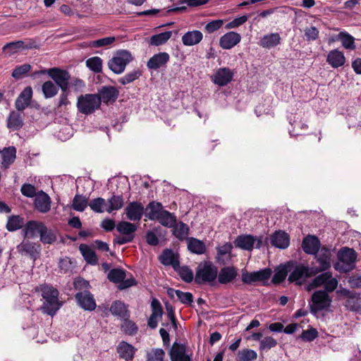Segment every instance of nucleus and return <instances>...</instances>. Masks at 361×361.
<instances>
[{"label": "nucleus", "mask_w": 361, "mask_h": 361, "mask_svg": "<svg viewBox=\"0 0 361 361\" xmlns=\"http://www.w3.org/2000/svg\"><path fill=\"white\" fill-rule=\"evenodd\" d=\"M116 41L115 37H107L97 40L91 41L89 46L92 47H109Z\"/></svg>", "instance_id": "obj_56"}, {"label": "nucleus", "mask_w": 361, "mask_h": 361, "mask_svg": "<svg viewBox=\"0 0 361 361\" xmlns=\"http://www.w3.org/2000/svg\"><path fill=\"white\" fill-rule=\"evenodd\" d=\"M250 338L259 342V350L262 353L267 352L270 349L275 348L278 344L277 341L274 337L270 336L262 337L261 332L253 333L250 336Z\"/></svg>", "instance_id": "obj_14"}, {"label": "nucleus", "mask_w": 361, "mask_h": 361, "mask_svg": "<svg viewBox=\"0 0 361 361\" xmlns=\"http://www.w3.org/2000/svg\"><path fill=\"white\" fill-rule=\"evenodd\" d=\"M48 74L60 87L63 92H66L68 86V80L70 79L69 73L66 71L61 70L57 68H53L48 70H43L41 71L35 72L33 74V77L38 74Z\"/></svg>", "instance_id": "obj_9"}, {"label": "nucleus", "mask_w": 361, "mask_h": 361, "mask_svg": "<svg viewBox=\"0 0 361 361\" xmlns=\"http://www.w3.org/2000/svg\"><path fill=\"white\" fill-rule=\"evenodd\" d=\"M257 358V353L254 350L244 348L238 350L236 361H255Z\"/></svg>", "instance_id": "obj_44"}, {"label": "nucleus", "mask_w": 361, "mask_h": 361, "mask_svg": "<svg viewBox=\"0 0 361 361\" xmlns=\"http://www.w3.org/2000/svg\"><path fill=\"white\" fill-rule=\"evenodd\" d=\"M23 121L21 116L16 111H11L7 119V126L12 130H18L23 126Z\"/></svg>", "instance_id": "obj_42"}, {"label": "nucleus", "mask_w": 361, "mask_h": 361, "mask_svg": "<svg viewBox=\"0 0 361 361\" xmlns=\"http://www.w3.org/2000/svg\"><path fill=\"white\" fill-rule=\"evenodd\" d=\"M35 46L32 42L26 43L24 41H16L7 43L3 47V50L8 55H13L23 50L30 49Z\"/></svg>", "instance_id": "obj_22"}, {"label": "nucleus", "mask_w": 361, "mask_h": 361, "mask_svg": "<svg viewBox=\"0 0 361 361\" xmlns=\"http://www.w3.org/2000/svg\"><path fill=\"white\" fill-rule=\"evenodd\" d=\"M124 204L123 198L121 195H112L106 201V212L111 213L114 211L119 210Z\"/></svg>", "instance_id": "obj_39"}, {"label": "nucleus", "mask_w": 361, "mask_h": 361, "mask_svg": "<svg viewBox=\"0 0 361 361\" xmlns=\"http://www.w3.org/2000/svg\"><path fill=\"white\" fill-rule=\"evenodd\" d=\"M17 250L22 255L30 256L35 260L40 252V245L29 240H23L17 246Z\"/></svg>", "instance_id": "obj_15"}, {"label": "nucleus", "mask_w": 361, "mask_h": 361, "mask_svg": "<svg viewBox=\"0 0 361 361\" xmlns=\"http://www.w3.org/2000/svg\"><path fill=\"white\" fill-rule=\"evenodd\" d=\"M141 75V73L138 70H134L128 73L123 77L119 78L118 82L125 85L137 80Z\"/></svg>", "instance_id": "obj_58"}, {"label": "nucleus", "mask_w": 361, "mask_h": 361, "mask_svg": "<svg viewBox=\"0 0 361 361\" xmlns=\"http://www.w3.org/2000/svg\"><path fill=\"white\" fill-rule=\"evenodd\" d=\"M235 247L245 250H252L255 247L259 248L262 245V239L251 235H240L234 240Z\"/></svg>", "instance_id": "obj_10"}, {"label": "nucleus", "mask_w": 361, "mask_h": 361, "mask_svg": "<svg viewBox=\"0 0 361 361\" xmlns=\"http://www.w3.org/2000/svg\"><path fill=\"white\" fill-rule=\"evenodd\" d=\"M288 267L287 265H281L275 269V273L272 279L274 283H280L288 275Z\"/></svg>", "instance_id": "obj_50"}, {"label": "nucleus", "mask_w": 361, "mask_h": 361, "mask_svg": "<svg viewBox=\"0 0 361 361\" xmlns=\"http://www.w3.org/2000/svg\"><path fill=\"white\" fill-rule=\"evenodd\" d=\"M125 210L128 219L139 221L143 215L144 207L140 202H133L128 204Z\"/></svg>", "instance_id": "obj_21"}, {"label": "nucleus", "mask_w": 361, "mask_h": 361, "mask_svg": "<svg viewBox=\"0 0 361 361\" xmlns=\"http://www.w3.org/2000/svg\"><path fill=\"white\" fill-rule=\"evenodd\" d=\"M22 194L27 197H36V188L34 185L28 183H25L20 188Z\"/></svg>", "instance_id": "obj_64"}, {"label": "nucleus", "mask_w": 361, "mask_h": 361, "mask_svg": "<svg viewBox=\"0 0 361 361\" xmlns=\"http://www.w3.org/2000/svg\"><path fill=\"white\" fill-rule=\"evenodd\" d=\"M188 249L192 253L202 255L206 252V245L204 243L195 238L187 239Z\"/></svg>", "instance_id": "obj_35"}, {"label": "nucleus", "mask_w": 361, "mask_h": 361, "mask_svg": "<svg viewBox=\"0 0 361 361\" xmlns=\"http://www.w3.org/2000/svg\"><path fill=\"white\" fill-rule=\"evenodd\" d=\"M90 209L96 213H103L106 212V201L102 197H97L92 200L89 202Z\"/></svg>", "instance_id": "obj_46"}, {"label": "nucleus", "mask_w": 361, "mask_h": 361, "mask_svg": "<svg viewBox=\"0 0 361 361\" xmlns=\"http://www.w3.org/2000/svg\"><path fill=\"white\" fill-rule=\"evenodd\" d=\"M336 39L340 40L342 46L346 49L354 50L356 47L354 37L347 32H341Z\"/></svg>", "instance_id": "obj_40"}, {"label": "nucleus", "mask_w": 361, "mask_h": 361, "mask_svg": "<svg viewBox=\"0 0 361 361\" xmlns=\"http://www.w3.org/2000/svg\"><path fill=\"white\" fill-rule=\"evenodd\" d=\"M31 70V66L28 63L16 67L12 73V76L16 79L22 78L24 75L28 73Z\"/></svg>", "instance_id": "obj_59"}, {"label": "nucleus", "mask_w": 361, "mask_h": 361, "mask_svg": "<svg viewBox=\"0 0 361 361\" xmlns=\"http://www.w3.org/2000/svg\"><path fill=\"white\" fill-rule=\"evenodd\" d=\"M111 314L121 318H128V307L121 300L114 301L110 307Z\"/></svg>", "instance_id": "obj_36"}, {"label": "nucleus", "mask_w": 361, "mask_h": 361, "mask_svg": "<svg viewBox=\"0 0 361 361\" xmlns=\"http://www.w3.org/2000/svg\"><path fill=\"white\" fill-rule=\"evenodd\" d=\"M331 252L322 248L316 255V262L319 266L312 267V274L316 275L319 272L327 270L331 267Z\"/></svg>", "instance_id": "obj_11"}, {"label": "nucleus", "mask_w": 361, "mask_h": 361, "mask_svg": "<svg viewBox=\"0 0 361 361\" xmlns=\"http://www.w3.org/2000/svg\"><path fill=\"white\" fill-rule=\"evenodd\" d=\"M126 277V272L121 269H111L108 274V279L114 283H119Z\"/></svg>", "instance_id": "obj_57"}, {"label": "nucleus", "mask_w": 361, "mask_h": 361, "mask_svg": "<svg viewBox=\"0 0 361 361\" xmlns=\"http://www.w3.org/2000/svg\"><path fill=\"white\" fill-rule=\"evenodd\" d=\"M271 244L276 247L285 249L290 244L289 236L283 231H276L271 237Z\"/></svg>", "instance_id": "obj_31"}, {"label": "nucleus", "mask_w": 361, "mask_h": 361, "mask_svg": "<svg viewBox=\"0 0 361 361\" xmlns=\"http://www.w3.org/2000/svg\"><path fill=\"white\" fill-rule=\"evenodd\" d=\"M338 280L329 271L317 276L307 286V290L324 286V290L333 292L338 286Z\"/></svg>", "instance_id": "obj_7"}, {"label": "nucleus", "mask_w": 361, "mask_h": 361, "mask_svg": "<svg viewBox=\"0 0 361 361\" xmlns=\"http://www.w3.org/2000/svg\"><path fill=\"white\" fill-rule=\"evenodd\" d=\"M160 262L164 265H171L174 269L179 266V261L175 253L171 250H166L159 257Z\"/></svg>", "instance_id": "obj_37"}, {"label": "nucleus", "mask_w": 361, "mask_h": 361, "mask_svg": "<svg viewBox=\"0 0 361 361\" xmlns=\"http://www.w3.org/2000/svg\"><path fill=\"white\" fill-rule=\"evenodd\" d=\"M224 22V20L221 19L212 20L206 24L204 26V30L207 33H212L217 31L222 27Z\"/></svg>", "instance_id": "obj_60"}, {"label": "nucleus", "mask_w": 361, "mask_h": 361, "mask_svg": "<svg viewBox=\"0 0 361 361\" xmlns=\"http://www.w3.org/2000/svg\"><path fill=\"white\" fill-rule=\"evenodd\" d=\"M23 225V219L18 216H13L8 219L6 228L9 231H14L20 228Z\"/></svg>", "instance_id": "obj_55"}, {"label": "nucleus", "mask_w": 361, "mask_h": 361, "mask_svg": "<svg viewBox=\"0 0 361 361\" xmlns=\"http://www.w3.org/2000/svg\"><path fill=\"white\" fill-rule=\"evenodd\" d=\"M164 351L161 348H152L147 353V361H163Z\"/></svg>", "instance_id": "obj_54"}, {"label": "nucleus", "mask_w": 361, "mask_h": 361, "mask_svg": "<svg viewBox=\"0 0 361 361\" xmlns=\"http://www.w3.org/2000/svg\"><path fill=\"white\" fill-rule=\"evenodd\" d=\"M233 245L231 243H226L216 247L217 254L216 259L218 262L225 264L231 259Z\"/></svg>", "instance_id": "obj_28"}, {"label": "nucleus", "mask_w": 361, "mask_h": 361, "mask_svg": "<svg viewBox=\"0 0 361 361\" xmlns=\"http://www.w3.org/2000/svg\"><path fill=\"white\" fill-rule=\"evenodd\" d=\"M241 40L240 34L235 32H228L219 39V46L224 49H230L238 44Z\"/></svg>", "instance_id": "obj_19"}, {"label": "nucleus", "mask_w": 361, "mask_h": 361, "mask_svg": "<svg viewBox=\"0 0 361 361\" xmlns=\"http://www.w3.org/2000/svg\"><path fill=\"white\" fill-rule=\"evenodd\" d=\"M172 35L171 31H166L157 35H152L149 44L153 46H159L165 44Z\"/></svg>", "instance_id": "obj_45"}, {"label": "nucleus", "mask_w": 361, "mask_h": 361, "mask_svg": "<svg viewBox=\"0 0 361 361\" xmlns=\"http://www.w3.org/2000/svg\"><path fill=\"white\" fill-rule=\"evenodd\" d=\"M89 205L87 198L81 195H75L72 202V207L78 212H83Z\"/></svg>", "instance_id": "obj_47"}, {"label": "nucleus", "mask_w": 361, "mask_h": 361, "mask_svg": "<svg viewBox=\"0 0 361 361\" xmlns=\"http://www.w3.org/2000/svg\"><path fill=\"white\" fill-rule=\"evenodd\" d=\"M218 274V269L210 262H203L198 264L195 281L197 283H211L215 281Z\"/></svg>", "instance_id": "obj_3"}, {"label": "nucleus", "mask_w": 361, "mask_h": 361, "mask_svg": "<svg viewBox=\"0 0 361 361\" xmlns=\"http://www.w3.org/2000/svg\"><path fill=\"white\" fill-rule=\"evenodd\" d=\"M126 319L125 320L122 325V329L123 331L128 335L135 334L137 331V327L136 324L133 322L128 320V318Z\"/></svg>", "instance_id": "obj_62"}, {"label": "nucleus", "mask_w": 361, "mask_h": 361, "mask_svg": "<svg viewBox=\"0 0 361 361\" xmlns=\"http://www.w3.org/2000/svg\"><path fill=\"white\" fill-rule=\"evenodd\" d=\"M155 220H157L161 225L166 227H173L176 222V217L166 210H164Z\"/></svg>", "instance_id": "obj_43"}, {"label": "nucleus", "mask_w": 361, "mask_h": 361, "mask_svg": "<svg viewBox=\"0 0 361 361\" xmlns=\"http://www.w3.org/2000/svg\"><path fill=\"white\" fill-rule=\"evenodd\" d=\"M42 230L43 231L39 233L40 240L42 243L44 244H51L56 241V236L51 230L48 229L45 225L44 229Z\"/></svg>", "instance_id": "obj_52"}, {"label": "nucleus", "mask_w": 361, "mask_h": 361, "mask_svg": "<svg viewBox=\"0 0 361 361\" xmlns=\"http://www.w3.org/2000/svg\"><path fill=\"white\" fill-rule=\"evenodd\" d=\"M42 92L45 98H51L58 92L57 87L51 82H45L42 87Z\"/></svg>", "instance_id": "obj_53"}, {"label": "nucleus", "mask_w": 361, "mask_h": 361, "mask_svg": "<svg viewBox=\"0 0 361 361\" xmlns=\"http://www.w3.org/2000/svg\"><path fill=\"white\" fill-rule=\"evenodd\" d=\"M147 211V217L150 220H155L157 216L164 211V209L161 203L152 202L148 204Z\"/></svg>", "instance_id": "obj_41"}, {"label": "nucleus", "mask_w": 361, "mask_h": 361, "mask_svg": "<svg viewBox=\"0 0 361 361\" xmlns=\"http://www.w3.org/2000/svg\"><path fill=\"white\" fill-rule=\"evenodd\" d=\"M36 291L42 294L44 302L41 307L42 312L53 316L61 307L59 300V291L52 286L42 284L36 288Z\"/></svg>", "instance_id": "obj_1"}, {"label": "nucleus", "mask_w": 361, "mask_h": 361, "mask_svg": "<svg viewBox=\"0 0 361 361\" xmlns=\"http://www.w3.org/2000/svg\"><path fill=\"white\" fill-rule=\"evenodd\" d=\"M173 226V234L179 240L186 238L188 234L189 228L183 222H179L178 224L176 223Z\"/></svg>", "instance_id": "obj_51"}, {"label": "nucleus", "mask_w": 361, "mask_h": 361, "mask_svg": "<svg viewBox=\"0 0 361 361\" xmlns=\"http://www.w3.org/2000/svg\"><path fill=\"white\" fill-rule=\"evenodd\" d=\"M319 246L318 238L314 235H309L302 241V249L307 254H316L319 250Z\"/></svg>", "instance_id": "obj_32"}, {"label": "nucleus", "mask_w": 361, "mask_h": 361, "mask_svg": "<svg viewBox=\"0 0 361 361\" xmlns=\"http://www.w3.org/2000/svg\"><path fill=\"white\" fill-rule=\"evenodd\" d=\"M203 39L200 30L188 31L182 36V42L185 46H194L199 44Z\"/></svg>", "instance_id": "obj_33"}, {"label": "nucleus", "mask_w": 361, "mask_h": 361, "mask_svg": "<svg viewBox=\"0 0 361 361\" xmlns=\"http://www.w3.org/2000/svg\"><path fill=\"white\" fill-rule=\"evenodd\" d=\"M79 250L85 261L90 264H96L98 262L97 257L94 251L85 244H81Z\"/></svg>", "instance_id": "obj_38"}, {"label": "nucleus", "mask_w": 361, "mask_h": 361, "mask_svg": "<svg viewBox=\"0 0 361 361\" xmlns=\"http://www.w3.org/2000/svg\"><path fill=\"white\" fill-rule=\"evenodd\" d=\"M170 56L166 52H160L154 54L147 61V66L151 70H157L164 66L169 61Z\"/></svg>", "instance_id": "obj_24"}, {"label": "nucleus", "mask_w": 361, "mask_h": 361, "mask_svg": "<svg viewBox=\"0 0 361 361\" xmlns=\"http://www.w3.org/2000/svg\"><path fill=\"white\" fill-rule=\"evenodd\" d=\"M328 291L319 290L314 292L312 295V303L310 305L311 312L317 313L327 310L331 304V298Z\"/></svg>", "instance_id": "obj_8"}, {"label": "nucleus", "mask_w": 361, "mask_h": 361, "mask_svg": "<svg viewBox=\"0 0 361 361\" xmlns=\"http://www.w3.org/2000/svg\"><path fill=\"white\" fill-rule=\"evenodd\" d=\"M44 229V224L37 221H30L24 226L23 231L25 238H34L39 235L41 231Z\"/></svg>", "instance_id": "obj_29"}, {"label": "nucleus", "mask_w": 361, "mask_h": 361, "mask_svg": "<svg viewBox=\"0 0 361 361\" xmlns=\"http://www.w3.org/2000/svg\"><path fill=\"white\" fill-rule=\"evenodd\" d=\"M116 228L121 234L114 238L116 244L123 245L133 240L137 231V226L134 224L122 221L118 223Z\"/></svg>", "instance_id": "obj_6"}, {"label": "nucleus", "mask_w": 361, "mask_h": 361, "mask_svg": "<svg viewBox=\"0 0 361 361\" xmlns=\"http://www.w3.org/2000/svg\"><path fill=\"white\" fill-rule=\"evenodd\" d=\"M32 97V89L31 87H26L19 94L15 102V106L18 111H23L30 104Z\"/></svg>", "instance_id": "obj_20"}, {"label": "nucleus", "mask_w": 361, "mask_h": 361, "mask_svg": "<svg viewBox=\"0 0 361 361\" xmlns=\"http://www.w3.org/2000/svg\"><path fill=\"white\" fill-rule=\"evenodd\" d=\"M35 207L42 213H47L51 209V199L43 191L38 192L35 198Z\"/></svg>", "instance_id": "obj_25"}, {"label": "nucleus", "mask_w": 361, "mask_h": 361, "mask_svg": "<svg viewBox=\"0 0 361 361\" xmlns=\"http://www.w3.org/2000/svg\"><path fill=\"white\" fill-rule=\"evenodd\" d=\"M281 38L278 32L264 35L259 40V45L264 49H270L281 44Z\"/></svg>", "instance_id": "obj_27"}, {"label": "nucleus", "mask_w": 361, "mask_h": 361, "mask_svg": "<svg viewBox=\"0 0 361 361\" xmlns=\"http://www.w3.org/2000/svg\"><path fill=\"white\" fill-rule=\"evenodd\" d=\"M16 157V149L14 147H4L0 150V168L8 169Z\"/></svg>", "instance_id": "obj_17"}, {"label": "nucleus", "mask_w": 361, "mask_h": 361, "mask_svg": "<svg viewBox=\"0 0 361 361\" xmlns=\"http://www.w3.org/2000/svg\"><path fill=\"white\" fill-rule=\"evenodd\" d=\"M318 336V331L316 329L310 328L305 330L302 332L300 338L307 342H311L314 341Z\"/></svg>", "instance_id": "obj_61"}, {"label": "nucleus", "mask_w": 361, "mask_h": 361, "mask_svg": "<svg viewBox=\"0 0 361 361\" xmlns=\"http://www.w3.org/2000/svg\"><path fill=\"white\" fill-rule=\"evenodd\" d=\"M326 62L334 68L343 66L345 63L344 54L338 49L330 51L326 57Z\"/></svg>", "instance_id": "obj_30"}, {"label": "nucleus", "mask_w": 361, "mask_h": 361, "mask_svg": "<svg viewBox=\"0 0 361 361\" xmlns=\"http://www.w3.org/2000/svg\"><path fill=\"white\" fill-rule=\"evenodd\" d=\"M238 275V270L234 267H225L221 269L217 274L218 281L221 284L232 282Z\"/></svg>", "instance_id": "obj_26"}, {"label": "nucleus", "mask_w": 361, "mask_h": 361, "mask_svg": "<svg viewBox=\"0 0 361 361\" xmlns=\"http://www.w3.org/2000/svg\"><path fill=\"white\" fill-rule=\"evenodd\" d=\"M357 255L350 248H342L338 253V262L335 264L334 268L342 272H348L354 269L355 266Z\"/></svg>", "instance_id": "obj_2"}, {"label": "nucleus", "mask_w": 361, "mask_h": 361, "mask_svg": "<svg viewBox=\"0 0 361 361\" xmlns=\"http://www.w3.org/2000/svg\"><path fill=\"white\" fill-rule=\"evenodd\" d=\"M78 304L85 310H93L96 307V302L93 295L88 291L78 293L75 295Z\"/></svg>", "instance_id": "obj_18"}, {"label": "nucleus", "mask_w": 361, "mask_h": 361, "mask_svg": "<svg viewBox=\"0 0 361 361\" xmlns=\"http://www.w3.org/2000/svg\"><path fill=\"white\" fill-rule=\"evenodd\" d=\"M271 275L270 269H264L257 271L242 273V281L246 284H251L255 282L264 281L269 279Z\"/></svg>", "instance_id": "obj_12"}, {"label": "nucleus", "mask_w": 361, "mask_h": 361, "mask_svg": "<svg viewBox=\"0 0 361 361\" xmlns=\"http://www.w3.org/2000/svg\"><path fill=\"white\" fill-rule=\"evenodd\" d=\"M248 19V16L246 15H243L240 17L235 18L232 21L227 23L225 26L226 29L231 30L233 28H236L240 25H242L243 23H245Z\"/></svg>", "instance_id": "obj_63"}, {"label": "nucleus", "mask_w": 361, "mask_h": 361, "mask_svg": "<svg viewBox=\"0 0 361 361\" xmlns=\"http://www.w3.org/2000/svg\"><path fill=\"white\" fill-rule=\"evenodd\" d=\"M185 355H186L185 345L174 343L170 350V357L171 361L180 359Z\"/></svg>", "instance_id": "obj_48"}, {"label": "nucleus", "mask_w": 361, "mask_h": 361, "mask_svg": "<svg viewBox=\"0 0 361 361\" xmlns=\"http://www.w3.org/2000/svg\"><path fill=\"white\" fill-rule=\"evenodd\" d=\"M312 276H314V274H312V268H308L303 265H298L290 272L288 276V281L295 282L297 284L300 285L307 278Z\"/></svg>", "instance_id": "obj_13"}, {"label": "nucleus", "mask_w": 361, "mask_h": 361, "mask_svg": "<svg viewBox=\"0 0 361 361\" xmlns=\"http://www.w3.org/2000/svg\"><path fill=\"white\" fill-rule=\"evenodd\" d=\"M233 77V71L228 68L218 69L212 76V82L219 86H225L229 83Z\"/></svg>", "instance_id": "obj_16"}, {"label": "nucleus", "mask_w": 361, "mask_h": 361, "mask_svg": "<svg viewBox=\"0 0 361 361\" xmlns=\"http://www.w3.org/2000/svg\"><path fill=\"white\" fill-rule=\"evenodd\" d=\"M99 98H101V102L108 104L109 102H114L118 96V90L113 86H103L99 90Z\"/></svg>", "instance_id": "obj_23"}, {"label": "nucleus", "mask_w": 361, "mask_h": 361, "mask_svg": "<svg viewBox=\"0 0 361 361\" xmlns=\"http://www.w3.org/2000/svg\"><path fill=\"white\" fill-rule=\"evenodd\" d=\"M133 60L130 51L127 50L118 51L109 61L108 66L116 74H121L126 69L127 64Z\"/></svg>", "instance_id": "obj_5"}, {"label": "nucleus", "mask_w": 361, "mask_h": 361, "mask_svg": "<svg viewBox=\"0 0 361 361\" xmlns=\"http://www.w3.org/2000/svg\"><path fill=\"white\" fill-rule=\"evenodd\" d=\"M100 106L101 98L97 94H86L78 98V109L83 114H91L99 109Z\"/></svg>", "instance_id": "obj_4"}, {"label": "nucleus", "mask_w": 361, "mask_h": 361, "mask_svg": "<svg viewBox=\"0 0 361 361\" xmlns=\"http://www.w3.org/2000/svg\"><path fill=\"white\" fill-rule=\"evenodd\" d=\"M117 352L121 358L128 361L133 360L135 348L132 345L122 341L117 347Z\"/></svg>", "instance_id": "obj_34"}, {"label": "nucleus", "mask_w": 361, "mask_h": 361, "mask_svg": "<svg viewBox=\"0 0 361 361\" xmlns=\"http://www.w3.org/2000/svg\"><path fill=\"white\" fill-rule=\"evenodd\" d=\"M87 67L96 73L102 71V60L99 56H93L86 60Z\"/></svg>", "instance_id": "obj_49"}]
</instances>
